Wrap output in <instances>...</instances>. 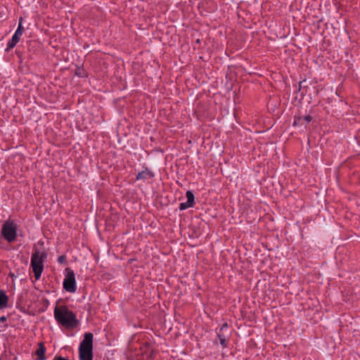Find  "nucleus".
I'll list each match as a JSON object with an SVG mask.
<instances>
[{"instance_id": "obj_11", "label": "nucleus", "mask_w": 360, "mask_h": 360, "mask_svg": "<svg viewBox=\"0 0 360 360\" xmlns=\"http://www.w3.org/2000/svg\"><path fill=\"white\" fill-rule=\"evenodd\" d=\"M20 37H18L15 34H13L12 39L11 40H9L7 44V48H6V51H8L10 49L15 47V46L17 44V43H18V41H20Z\"/></svg>"}, {"instance_id": "obj_16", "label": "nucleus", "mask_w": 360, "mask_h": 360, "mask_svg": "<svg viewBox=\"0 0 360 360\" xmlns=\"http://www.w3.org/2000/svg\"><path fill=\"white\" fill-rule=\"evenodd\" d=\"M228 328V324H227L226 323H224V324L222 325V326L220 328V329H219V332H221H221H222V330H223L224 328Z\"/></svg>"}, {"instance_id": "obj_19", "label": "nucleus", "mask_w": 360, "mask_h": 360, "mask_svg": "<svg viewBox=\"0 0 360 360\" xmlns=\"http://www.w3.org/2000/svg\"><path fill=\"white\" fill-rule=\"evenodd\" d=\"M301 120H302V117H300L298 118V121L300 122Z\"/></svg>"}, {"instance_id": "obj_18", "label": "nucleus", "mask_w": 360, "mask_h": 360, "mask_svg": "<svg viewBox=\"0 0 360 360\" xmlns=\"http://www.w3.org/2000/svg\"><path fill=\"white\" fill-rule=\"evenodd\" d=\"M304 82V81L300 82V89L302 88Z\"/></svg>"}, {"instance_id": "obj_12", "label": "nucleus", "mask_w": 360, "mask_h": 360, "mask_svg": "<svg viewBox=\"0 0 360 360\" xmlns=\"http://www.w3.org/2000/svg\"><path fill=\"white\" fill-rule=\"evenodd\" d=\"M217 336L219 339L220 344L221 346L225 348L226 347V339L225 335H224L221 332H217Z\"/></svg>"}, {"instance_id": "obj_7", "label": "nucleus", "mask_w": 360, "mask_h": 360, "mask_svg": "<svg viewBox=\"0 0 360 360\" xmlns=\"http://www.w3.org/2000/svg\"><path fill=\"white\" fill-rule=\"evenodd\" d=\"M154 174L150 171L147 167L144 170L139 172L136 177V180H146L147 179L153 178Z\"/></svg>"}, {"instance_id": "obj_3", "label": "nucleus", "mask_w": 360, "mask_h": 360, "mask_svg": "<svg viewBox=\"0 0 360 360\" xmlns=\"http://www.w3.org/2000/svg\"><path fill=\"white\" fill-rule=\"evenodd\" d=\"M18 225L13 220L6 221L1 229L2 237L9 243L14 242L17 238Z\"/></svg>"}, {"instance_id": "obj_2", "label": "nucleus", "mask_w": 360, "mask_h": 360, "mask_svg": "<svg viewBox=\"0 0 360 360\" xmlns=\"http://www.w3.org/2000/svg\"><path fill=\"white\" fill-rule=\"evenodd\" d=\"M47 257L46 252H40L38 249H35L31 258V266L32 268L36 280L39 279L44 269V262Z\"/></svg>"}, {"instance_id": "obj_8", "label": "nucleus", "mask_w": 360, "mask_h": 360, "mask_svg": "<svg viewBox=\"0 0 360 360\" xmlns=\"http://www.w3.org/2000/svg\"><path fill=\"white\" fill-rule=\"evenodd\" d=\"M46 347L43 342L39 343V347L35 352V354L37 356V360H45Z\"/></svg>"}, {"instance_id": "obj_14", "label": "nucleus", "mask_w": 360, "mask_h": 360, "mask_svg": "<svg viewBox=\"0 0 360 360\" xmlns=\"http://www.w3.org/2000/svg\"><path fill=\"white\" fill-rule=\"evenodd\" d=\"M58 262L60 264H65L66 262L65 255H60L58 258Z\"/></svg>"}, {"instance_id": "obj_9", "label": "nucleus", "mask_w": 360, "mask_h": 360, "mask_svg": "<svg viewBox=\"0 0 360 360\" xmlns=\"http://www.w3.org/2000/svg\"><path fill=\"white\" fill-rule=\"evenodd\" d=\"M8 302V297L6 295V292L0 289V309L7 307Z\"/></svg>"}, {"instance_id": "obj_10", "label": "nucleus", "mask_w": 360, "mask_h": 360, "mask_svg": "<svg viewBox=\"0 0 360 360\" xmlns=\"http://www.w3.org/2000/svg\"><path fill=\"white\" fill-rule=\"evenodd\" d=\"M79 360H92L93 351L79 350Z\"/></svg>"}, {"instance_id": "obj_17", "label": "nucleus", "mask_w": 360, "mask_h": 360, "mask_svg": "<svg viewBox=\"0 0 360 360\" xmlns=\"http://www.w3.org/2000/svg\"><path fill=\"white\" fill-rule=\"evenodd\" d=\"M7 320V318L4 316H0V323H4Z\"/></svg>"}, {"instance_id": "obj_15", "label": "nucleus", "mask_w": 360, "mask_h": 360, "mask_svg": "<svg viewBox=\"0 0 360 360\" xmlns=\"http://www.w3.org/2000/svg\"><path fill=\"white\" fill-rule=\"evenodd\" d=\"M303 119L307 123H309L312 120V117L310 115H305Z\"/></svg>"}, {"instance_id": "obj_1", "label": "nucleus", "mask_w": 360, "mask_h": 360, "mask_svg": "<svg viewBox=\"0 0 360 360\" xmlns=\"http://www.w3.org/2000/svg\"><path fill=\"white\" fill-rule=\"evenodd\" d=\"M53 314L56 321L68 329H73L79 324L76 314L69 310L66 305H56Z\"/></svg>"}, {"instance_id": "obj_4", "label": "nucleus", "mask_w": 360, "mask_h": 360, "mask_svg": "<svg viewBox=\"0 0 360 360\" xmlns=\"http://www.w3.org/2000/svg\"><path fill=\"white\" fill-rule=\"evenodd\" d=\"M63 288L69 292H75L77 289L74 271L69 267L65 270Z\"/></svg>"}, {"instance_id": "obj_5", "label": "nucleus", "mask_w": 360, "mask_h": 360, "mask_svg": "<svg viewBox=\"0 0 360 360\" xmlns=\"http://www.w3.org/2000/svg\"><path fill=\"white\" fill-rule=\"evenodd\" d=\"M93 338L91 333H86L81 342L79 350L93 351Z\"/></svg>"}, {"instance_id": "obj_6", "label": "nucleus", "mask_w": 360, "mask_h": 360, "mask_svg": "<svg viewBox=\"0 0 360 360\" xmlns=\"http://www.w3.org/2000/svg\"><path fill=\"white\" fill-rule=\"evenodd\" d=\"M186 196L187 198V201L185 202H181L179 205V210H184L189 207H193L195 204V196L192 191H188L186 193Z\"/></svg>"}, {"instance_id": "obj_13", "label": "nucleus", "mask_w": 360, "mask_h": 360, "mask_svg": "<svg viewBox=\"0 0 360 360\" xmlns=\"http://www.w3.org/2000/svg\"><path fill=\"white\" fill-rule=\"evenodd\" d=\"M22 20V18H20V23L18 25V27L15 32L14 33V34H15V35H17V36H18L20 37L22 36V32H23V30H24L22 25L21 24Z\"/></svg>"}]
</instances>
